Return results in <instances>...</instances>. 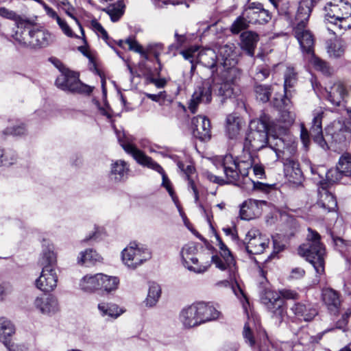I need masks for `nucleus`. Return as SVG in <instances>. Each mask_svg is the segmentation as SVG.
I'll return each instance as SVG.
<instances>
[{
	"label": "nucleus",
	"instance_id": "1",
	"mask_svg": "<svg viewBox=\"0 0 351 351\" xmlns=\"http://www.w3.org/2000/svg\"><path fill=\"white\" fill-rule=\"evenodd\" d=\"M245 159H235L230 154H227L220 158L215 165H219L226 176V180L214 175L212 172L206 171L204 172V176L210 182L223 185L226 183L237 184L241 178L247 176L249 170L253 167L255 176L261 178L265 174V170L262 165H254V160L250 154Z\"/></svg>",
	"mask_w": 351,
	"mask_h": 351
},
{
	"label": "nucleus",
	"instance_id": "2",
	"mask_svg": "<svg viewBox=\"0 0 351 351\" xmlns=\"http://www.w3.org/2000/svg\"><path fill=\"white\" fill-rule=\"evenodd\" d=\"M116 134L119 143L125 152L130 154L138 164L153 169L162 175V186L167 189L174 203L177 204L178 202V197L176 196L171 181L165 174L162 167L134 145V138L132 136L126 135L124 132L121 131H116Z\"/></svg>",
	"mask_w": 351,
	"mask_h": 351
},
{
	"label": "nucleus",
	"instance_id": "3",
	"mask_svg": "<svg viewBox=\"0 0 351 351\" xmlns=\"http://www.w3.org/2000/svg\"><path fill=\"white\" fill-rule=\"evenodd\" d=\"M325 23L331 34L340 36L351 27V4L344 0H333L324 7Z\"/></svg>",
	"mask_w": 351,
	"mask_h": 351
},
{
	"label": "nucleus",
	"instance_id": "4",
	"mask_svg": "<svg viewBox=\"0 0 351 351\" xmlns=\"http://www.w3.org/2000/svg\"><path fill=\"white\" fill-rule=\"evenodd\" d=\"M319 234L312 228H308L306 243L298 248V254L306 258L314 267L317 274L324 273L325 247L320 242Z\"/></svg>",
	"mask_w": 351,
	"mask_h": 351
},
{
	"label": "nucleus",
	"instance_id": "5",
	"mask_svg": "<svg viewBox=\"0 0 351 351\" xmlns=\"http://www.w3.org/2000/svg\"><path fill=\"white\" fill-rule=\"evenodd\" d=\"M249 127L250 130L244 141V148L258 151L265 147L269 138V117L263 114L258 119L252 120Z\"/></svg>",
	"mask_w": 351,
	"mask_h": 351
},
{
	"label": "nucleus",
	"instance_id": "6",
	"mask_svg": "<svg viewBox=\"0 0 351 351\" xmlns=\"http://www.w3.org/2000/svg\"><path fill=\"white\" fill-rule=\"evenodd\" d=\"M281 297L288 300H297L298 294L295 291L289 289L282 290L280 293L271 290H265L261 296L262 302L273 313V315L280 320L285 313L284 300Z\"/></svg>",
	"mask_w": 351,
	"mask_h": 351
},
{
	"label": "nucleus",
	"instance_id": "7",
	"mask_svg": "<svg viewBox=\"0 0 351 351\" xmlns=\"http://www.w3.org/2000/svg\"><path fill=\"white\" fill-rule=\"evenodd\" d=\"M15 39L25 47L40 49L49 46L53 43L54 37L46 30L33 29L28 31L25 29L21 33L16 32Z\"/></svg>",
	"mask_w": 351,
	"mask_h": 351
},
{
	"label": "nucleus",
	"instance_id": "8",
	"mask_svg": "<svg viewBox=\"0 0 351 351\" xmlns=\"http://www.w3.org/2000/svg\"><path fill=\"white\" fill-rule=\"evenodd\" d=\"M197 248L193 243L184 245L181 250V256L184 265L191 271L196 274H202L210 267V261L199 262V258L197 257Z\"/></svg>",
	"mask_w": 351,
	"mask_h": 351
},
{
	"label": "nucleus",
	"instance_id": "9",
	"mask_svg": "<svg viewBox=\"0 0 351 351\" xmlns=\"http://www.w3.org/2000/svg\"><path fill=\"white\" fill-rule=\"evenodd\" d=\"M151 258L149 250L142 245L131 243L122 252V260L128 267L135 269Z\"/></svg>",
	"mask_w": 351,
	"mask_h": 351
},
{
	"label": "nucleus",
	"instance_id": "10",
	"mask_svg": "<svg viewBox=\"0 0 351 351\" xmlns=\"http://www.w3.org/2000/svg\"><path fill=\"white\" fill-rule=\"evenodd\" d=\"M56 85L60 89L71 93H89L90 87L82 84L76 73L66 71L62 73L56 80Z\"/></svg>",
	"mask_w": 351,
	"mask_h": 351
},
{
	"label": "nucleus",
	"instance_id": "11",
	"mask_svg": "<svg viewBox=\"0 0 351 351\" xmlns=\"http://www.w3.org/2000/svg\"><path fill=\"white\" fill-rule=\"evenodd\" d=\"M246 250L249 254H260L268 247L269 238L256 228L250 229L245 237Z\"/></svg>",
	"mask_w": 351,
	"mask_h": 351
},
{
	"label": "nucleus",
	"instance_id": "12",
	"mask_svg": "<svg viewBox=\"0 0 351 351\" xmlns=\"http://www.w3.org/2000/svg\"><path fill=\"white\" fill-rule=\"evenodd\" d=\"M331 182H336L343 177H348L351 182V154L345 152L341 155L335 169H330L326 174Z\"/></svg>",
	"mask_w": 351,
	"mask_h": 351
},
{
	"label": "nucleus",
	"instance_id": "13",
	"mask_svg": "<svg viewBox=\"0 0 351 351\" xmlns=\"http://www.w3.org/2000/svg\"><path fill=\"white\" fill-rule=\"evenodd\" d=\"M243 15L248 19L252 24H264L268 23L271 15L267 10H265L260 3L252 2L245 8Z\"/></svg>",
	"mask_w": 351,
	"mask_h": 351
},
{
	"label": "nucleus",
	"instance_id": "14",
	"mask_svg": "<svg viewBox=\"0 0 351 351\" xmlns=\"http://www.w3.org/2000/svg\"><path fill=\"white\" fill-rule=\"evenodd\" d=\"M293 34L298 41L300 48L304 53L313 55L314 53V36L307 26H293Z\"/></svg>",
	"mask_w": 351,
	"mask_h": 351
},
{
	"label": "nucleus",
	"instance_id": "15",
	"mask_svg": "<svg viewBox=\"0 0 351 351\" xmlns=\"http://www.w3.org/2000/svg\"><path fill=\"white\" fill-rule=\"evenodd\" d=\"M58 282L57 269H42L39 277L35 280V286L40 291L49 293L56 288Z\"/></svg>",
	"mask_w": 351,
	"mask_h": 351
},
{
	"label": "nucleus",
	"instance_id": "16",
	"mask_svg": "<svg viewBox=\"0 0 351 351\" xmlns=\"http://www.w3.org/2000/svg\"><path fill=\"white\" fill-rule=\"evenodd\" d=\"M216 239L217 242V245L220 250L219 252L223 260L219 256L215 255L211 257V262L215 265L216 267L221 270H225L227 268L231 269L232 267L234 265V260L232 253L219 236L216 237Z\"/></svg>",
	"mask_w": 351,
	"mask_h": 351
},
{
	"label": "nucleus",
	"instance_id": "17",
	"mask_svg": "<svg viewBox=\"0 0 351 351\" xmlns=\"http://www.w3.org/2000/svg\"><path fill=\"white\" fill-rule=\"evenodd\" d=\"M191 130L193 136L201 141H206L210 138V123L206 117L199 115L193 117Z\"/></svg>",
	"mask_w": 351,
	"mask_h": 351
},
{
	"label": "nucleus",
	"instance_id": "18",
	"mask_svg": "<svg viewBox=\"0 0 351 351\" xmlns=\"http://www.w3.org/2000/svg\"><path fill=\"white\" fill-rule=\"evenodd\" d=\"M317 205L326 213L334 211L337 208V202L336 198L325 185H322L318 189Z\"/></svg>",
	"mask_w": 351,
	"mask_h": 351
},
{
	"label": "nucleus",
	"instance_id": "19",
	"mask_svg": "<svg viewBox=\"0 0 351 351\" xmlns=\"http://www.w3.org/2000/svg\"><path fill=\"white\" fill-rule=\"evenodd\" d=\"M326 98L334 106H340L347 95V90L343 84L339 81L334 82L326 88Z\"/></svg>",
	"mask_w": 351,
	"mask_h": 351
},
{
	"label": "nucleus",
	"instance_id": "20",
	"mask_svg": "<svg viewBox=\"0 0 351 351\" xmlns=\"http://www.w3.org/2000/svg\"><path fill=\"white\" fill-rule=\"evenodd\" d=\"M196 310L197 317L199 324L217 319L220 313L212 305L205 302H198L193 304Z\"/></svg>",
	"mask_w": 351,
	"mask_h": 351
},
{
	"label": "nucleus",
	"instance_id": "21",
	"mask_svg": "<svg viewBox=\"0 0 351 351\" xmlns=\"http://www.w3.org/2000/svg\"><path fill=\"white\" fill-rule=\"evenodd\" d=\"M211 88L208 83H204L195 91L190 100L189 108L192 113L196 112L197 105L201 102L208 103L211 101Z\"/></svg>",
	"mask_w": 351,
	"mask_h": 351
},
{
	"label": "nucleus",
	"instance_id": "22",
	"mask_svg": "<svg viewBox=\"0 0 351 351\" xmlns=\"http://www.w3.org/2000/svg\"><path fill=\"white\" fill-rule=\"evenodd\" d=\"M319 0H302L299 3L292 27L299 26V25L307 26L312 7L313 4L316 3Z\"/></svg>",
	"mask_w": 351,
	"mask_h": 351
},
{
	"label": "nucleus",
	"instance_id": "23",
	"mask_svg": "<svg viewBox=\"0 0 351 351\" xmlns=\"http://www.w3.org/2000/svg\"><path fill=\"white\" fill-rule=\"evenodd\" d=\"M34 305L43 314H54L60 310L58 300L53 295L36 298Z\"/></svg>",
	"mask_w": 351,
	"mask_h": 351
},
{
	"label": "nucleus",
	"instance_id": "24",
	"mask_svg": "<svg viewBox=\"0 0 351 351\" xmlns=\"http://www.w3.org/2000/svg\"><path fill=\"white\" fill-rule=\"evenodd\" d=\"M323 112H319L315 114L310 130V134L315 143L324 150L328 149V146L323 136L322 121Z\"/></svg>",
	"mask_w": 351,
	"mask_h": 351
},
{
	"label": "nucleus",
	"instance_id": "25",
	"mask_svg": "<svg viewBox=\"0 0 351 351\" xmlns=\"http://www.w3.org/2000/svg\"><path fill=\"white\" fill-rule=\"evenodd\" d=\"M263 202L249 199L245 201L240 208V217L243 220H250L261 214V204Z\"/></svg>",
	"mask_w": 351,
	"mask_h": 351
},
{
	"label": "nucleus",
	"instance_id": "26",
	"mask_svg": "<svg viewBox=\"0 0 351 351\" xmlns=\"http://www.w3.org/2000/svg\"><path fill=\"white\" fill-rule=\"evenodd\" d=\"M284 171L287 179L293 184L301 182L302 172L298 161L293 158H288L284 160Z\"/></svg>",
	"mask_w": 351,
	"mask_h": 351
},
{
	"label": "nucleus",
	"instance_id": "27",
	"mask_svg": "<svg viewBox=\"0 0 351 351\" xmlns=\"http://www.w3.org/2000/svg\"><path fill=\"white\" fill-rule=\"evenodd\" d=\"M322 298L329 312L337 315L341 306L339 293L332 289L327 288L322 290Z\"/></svg>",
	"mask_w": 351,
	"mask_h": 351
},
{
	"label": "nucleus",
	"instance_id": "28",
	"mask_svg": "<svg viewBox=\"0 0 351 351\" xmlns=\"http://www.w3.org/2000/svg\"><path fill=\"white\" fill-rule=\"evenodd\" d=\"M295 118V115L293 112L289 109L282 110L279 120L276 123H273L271 128L275 132H278L280 134H284L293 123Z\"/></svg>",
	"mask_w": 351,
	"mask_h": 351
},
{
	"label": "nucleus",
	"instance_id": "29",
	"mask_svg": "<svg viewBox=\"0 0 351 351\" xmlns=\"http://www.w3.org/2000/svg\"><path fill=\"white\" fill-rule=\"evenodd\" d=\"M258 40L259 37L256 33L250 31L244 32L241 34V48L248 56L252 57Z\"/></svg>",
	"mask_w": 351,
	"mask_h": 351
},
{
	"label": "nucleus",
	"instance_id": "30",
	"mask_svg": "<svg viewBox=\"0 0 351 351\" xmlns=\"http://www.w3.org/2000/svg\"><path fill=\"white\" fill-rule=\"evenodd\" d=\"M243 119L234 114H229L226 118V133L230 138H237L244 126Z\"/></svg>",
	"mask_w": 351,
	"mask_h": 351
},
{
	"label": "nucleus",
	"instance_id": "31",
	"mask_svg": "<svg viewBox=\"0 0 351 351\" xmlns=\"http://www.w3.org/2000/svg\"><path fill=\"white\" fill-rule=\"evenodd\" d=\"M99 290L103 291L106 293H111L117 291L119 288V278L114 276H108L102 273H99Z\"/></svg>",
	"mask_w": 351,
	"mask_h": 351
},
{
	"label": "nucleus",
	"instance_id": "32",
	"mask_svg": "<svg viewBox=\"0 0 351 351\" xmlns=\"http://www.w3.org/2000/svg\"><path fill=\"white\" fill-rule=\"evenodd\" d=\"M38 263L42 269H57V257L53 245H49L43 250Z\"/></svg>",
	"mask_w": 351,
	"mask_h": 351
},
{
	"label": "nucleus",
	"instance_id": "33",
	"mask_svg": "<svg viewBox=\"0 0 351 351\" xmlns=\"http://www.w3.org/2000/svg\"><path fill=\"white\" fill-rule=\"evenodd\" d=\"M217 56L214 49L206 48L200 50L197 54L196 62L204 66L213 69L216 66Z\"/></svg>",
	"mask_w": 351,
	"mask_h": 351
},
{
	"label": "nucleus",
	"instance_id": "34",
	"mask_svg": "<svg viewBox=\"0 0 351 351\" xmlns=\"http://www.w3.org/2000/svg\"><path fill=\"white\" fill-rule=\"evenodd\" d=\"M291 310L299 319L305 322L311 321L317 315V311L315 308L301 303L295 304Z\"/></svg>",
	"mask_w": 351,
	"mask_h": 351
},
{
	"label": "nucleus",
	"instance_id": "35",
	"mask_svg": "<svg viewBox=\"0 0 351 351\" xmlns=\"http://www.w3.org/2000/svg\"><path fill=\"white\" fill-rule=\"evenodd\" d=\"M102 257L95 250L87 249L81 252L77 257V263L80 265L90 266L101 263Z\"/></svg>",
	"mask_w": 351,
	"mask_h": 351
},
{
	"label": "nucleus",
	"instance_id": "36",
	"mask_svg": "<svg viewBox=\"0 0 351 351\" xmlns=\"http://www.w3.org/2000/svg\"><path fill=\"white\" fill-rule=\"evenodd\" d=\"M97 308L101 316L112 319L117 318L125 311L117 304L113 303L101 302L98 304Z\"/></svg>",
	"mask_w": 351,
	"mask_h": 351
},
{
	"label": "nucleus",
	"instance_id": "37",
	"mask_svg": "<svg viewBox=\"0 0 351 351\" xmlns=\"http://www.w3.org/2000/svg\"><path fill=\"white\" fill-rule=\"evenodd\" d=\"M193 304L184 308L180 313V320L186 328L200 325Z\"/></svg>",
	"mask_w": 351,
	"mask_h": 351
},
{
	"label": "nucleus",
	"instance_id": "38",
	"mask_svg": "<svg viewBox=\"0 0 351 351\" xmlns=\"http://www.w3.org/2000/svg\"><path fill=\"white\" fill-rule=\"evenodd\" d=\"M99 273L87 274L80 282V289L85 292L93 293L99 290Z\"/></svg>",
	"mask_w": 351,
	"mask_h": 351
},
{
	"label": "nucleus",
	"instance_id": "39",
	"mask_svg": "<svg viewBox=\"0 0 351 351\" xmlns=\"http://www.w3.org/2000/svg\"><path fill=\"white\" fill-rule=\"evenodd\" d=\"M129 171V167L124 160H117L111 165V176H114L115 180L122 181L127 178Z\"/></svg>",
	"mask_w": 351,
	"mask_h": 351
},
{
	"label": "nucleus",
	"instance_id": "40",
	"mask_svg": "<svg viewBox=\"0 0 351 351\" xmlns=\"http://www.w3.org/2000/svg\"><path fill=\"white\" fill-rule=\"evenodd\" d=\"M14 332L12 323L5 317H0V341L3 343L7 342Z\"/></svg>",
	"mask_w": 351,
	"mask_h": 351
},
{
	"label": "nucleus",
	"instance_id": "41",
	"mask_svg": "<svg viewBox=\"0 0 351 351\" xmlns=\"http://www.w3.org/2000/svg\"><path fill=\"white\" fill-rule=\"evenodd\" d=\"M273 131L276 134H272L269 136L267 144L279 156L280 153L284 154L285 152V143L282 137L278 136L280 135L278 132H275L274 130Z\"/></svg>",
	"mask_w": 351,
	"mask_h": 351
},
{
	"label": "nucleus",
	"instance_id": "42",
	"mask_svg": "<svg viewBox=\"0 0 351 351\" xmlns=\"http://www.w3.org/2000/svg\"><path fill=\"white\" fill-rule=\"evenodd\" d=\"M311 56V62L314 68L322 72L324 75H330L333 73V69L326 61L315 56L314 53Z\"/></svg>",
	"mask_w": 351,
	"mask_h": 351
},
{
	"label": "nucleus",
	"instance_id": "43",
	"mask_svg": "<svg viewBox=\"0 0 351 351\" xmlns=\"http://www.w3.org/2000/svg\"><path fill=\"white\" fill-rule=\"evenodd\" d=\"M123 5L120 1L117 3L110 4L103 10L106 12L113 22L117 21L123 14Z\"/></svg>",
	"mask_w": 351,
	"mask_h": 351
},
{
	"label": "nucleus",
	"instance_id": "44",
	"mask_svg": "<svg viewBox=\"0 0 351 351\" xmlns=\"http://www.w3.org/2000/svg\"><path fill=\"white\" fill-rule=\"evenodd\" d=\"M160 287L156 283L149 285L147 297L145 300L146 305L148 306H154L160 296Z\"/></svg>",
	"mask_w": 351,
	"mask_h": 351
},
{
	"label": "nucleus",
	"instance_id": "45",
	"mask_svg": "<svg viewBox=\"0 0 351 351\" xmlns=\"http://www.w3.org/2000/svg\"><path fill=\"white\" fill-rule=\"evenodd\" d=\"M251 23L248 21V19L242 14L239 16L232 24L230 31L233 34H239L241 31L247 28L248 25Z\"/></svg>",
	"mask_w": 351,
	"mask_h": 351
},
{
	"label": "nucleus",
	"instance_id": "46",
	"mask_svg": "<svg viewBox=\"0 0 351 351\" xmlns=\"http://www.w3.org/2000/svg\"><path fill=\"white\" fill-rule=\"evenodd\" d=\"M256 99L265 103L269 100L271 96V88L269 86L256 85L254 88Z\"/></svg>",
	"mask_w": 351,
	"mask_h": 351
},
{
	"label": "nucleus",
	"instance_id": "47",
	"mask_svg": "<svg viewBox=\"0 0 351 351\" xmlns=\"http://www.w3.org/2000/svg\"><path fill=\"white\" fill-rule=\"evenodd\" d=\"M0 16L5 19L14 21L17 25L20 24L22 25L25 22V20L21 16L5 7H0Z\"/></svg>",
	"mask_w": 351,
	"mask_h": 351
},
{
	"label": "nucleus",
	"instance_id": "48",
	"mask_svg": "<svg viewBox=\"0 0 351 351\" xmlns=\"http://www.w3.org/2000/svg\"><path fill=\"white\" fill-rule=\"evenodd\" d=\"M345 51V46L340 42H335L328 47V53L330 58H341Z\"/></svg>",
	"mask_w": 351,
	"mask_h": 351
},
{
	"label": "nucleus",
	"instance_id": "49",
	"mask_svg": "<svg viewBox=\"0 0 351 351\" xmlns=\"http://www.w3.org/2000/svg\"><path fill=\"white\" fill-rule=\"evenodd\" d=\"M296 82V73L293 68H287L285 73L284 89L287 93L288 89L292 88Z\"/></svg>",
	"mask_w": 351,
	"mask_h": 351
},
{
	"label": "nucleus",
	"instance_id": "50",
	"mask_svg": "<svg viewBox=\"0 0 351 351\" xmlns=\"http://www.w3.org/2000/svg\"><path fill=\"white\" fill-rule=\"evenodd\" d=\"M235 46L232 43L226 44L224 45L220 46L218 49V53L220 56L222 57L223 60H224V64H226V61L228 60V58H231L234 51Z\"/></svg>",
	"mask_w": 351,
	"mask_h": 351
},
{
	"label": "nucleus",
	"instance_id": "51",
	"mask_svg": "<svg viewBox=\"0 0 351 351\" xmlns=\"http://www.w3.org/2000/svg\"><path fill=\"white\" fill-rule=\"evenodd\" d=\"M239 75L237 69L234 67H230L224 70L221 74L222 80L234 84Z\"/></svg>",
	"mask_w": 351,
	"mask_h": 351
},
{
	"label": "nucleus",
	"instance_id": "52",
	"mask_svg": "<svg viewBox=\"0 0 351 351\" xmlns=\"http://www.w3.org/2000/svg\"><path fill=\"white\" fill-rule=\"evenodd\" d=\"M125 43L128 45L130 50L140 53L145 59L148 58L147 53L143 50L142 46L136 40L128 38L125 40Z\"/></svg>",
	"mask_w": 351,
	"mask_h": 351
},
{
	"label": "nucleus",
	"instance_id": "53",
	"mask_svg": "<svg viewBox=\"0 0 351 351\" xmlns=\"http://www.w3.org/2000/svg\"><path fill=\"white\" fill-rule=\"evenodd\" d=\"M233 84L231 82H226V80H222V83L220 85L219 88V93L221 96L228 98L232 96L233 94V88L232 86Z\"/></svg>",
	"mask_w": 351,
	"mask_h": 351
},
{
	"label": "nucleus",
	"instance_id": "54",
	"mask_svg": "<svg viewBox=\"0 0 351 351\" xmlns=\"http://www.w3.org/2000/svg\"><path fill=\"white\" fill-rule=\"evenodd\" d=\"M16 157L14 154L10 152L4 153L3 150L0 148V166L12 165Z\"/></svg>",
	"mask_w": 351,
	"mask_h": 351
},
{
	"label": "nucleus",
	"instance_id": "55",
	"mask_svg": "<svg viewBox=\"0 0 351 351\" xmlns=\"http://www.w3.org/2000/svg\"><path fill=\"white\" fill-rule=\"evenodd\" d=\"M243 336L245 342L248 343L250 347H254L255 346V339L252 331L251 330L247 323L244 325Z\"/></svg>",
	"mask_w": 351,
	"mask_h": 351
},
{
	"label": "nucleus",
	"instance_id": "56",
	"mask_svg": "<svg viewBox=\"0 0 351 351\" xmlns=\"http://www.w3.org/2000/svg\"><path fill=\"white\" fill-rule=\"evenodd\" d=\"M57 23L58 24L60 28L62 31V32L68 37L70 38H75L77 37L72 31L70 26L68 25L66 21L62 19H58Z\"/></svg>",
	"mask_w": 351,
	"mask_h": 351
},
{
	"label": "nucleus",
	"instance_id": "57",
	"mask_svg": "<svg viewBox=\"0 0 351 351\" xmlns=\"http://www.w3.org/2000/svg\"><path fill=\"white\" fill-rule=\"evenodd\" d=\"M197 51V48L196 47H190L186 50H183L180 52V54L183 56V58L189 60L191 63L196 62L197 55L195 53Z\"/></svg>",
	"mask_w": 351,
	"mask_h": 351
},
{
	"label": "nucleus",
	"instance_id": "58",
	"mask_svg": "<svg viewBox=\"0 0 351 351\" xmlns=\"http://www.w3.org/2000/svg\"><path fill=\"white\" fill-rule=\"evenodd\" d=\"M193 169V167H192L191 166H188L186 170V173L188 178L189 187L191 188V190L193 191L195 197V201L197 203L199 201V192L193 180H192L189 176V173H192Z\"/></svg>",
	"mask_w": 351,
	"mask_h": 351
},
{
	"label": "nucleus",
	"instance_id": "59",
	"mask_svg": "<svg viewBox=\"0 0 351 351\" xmlns=\"http://www.w3.org/2000/svg\"><path fill=\"white\" fill-rule=\"evenodd\" d=\"M91 25H92L93 29L95 31H96L98 34H99L100 36L105 41H107V40L109 39L107 32L105 30V29L102 27V25L99 22H97L96 20H93L91 21Z\"/></svg>",
	"mask_w": 351,
	"mask_h": 351
},
{
	"label": "nucleus",
	"instance_id": "60",
	"mask_svg": "<svg viewBox=\"0 0 351 351\" xmlns=\"http://www.w3.org/2000/svg\"><path fill=\"white\" fill-rule=\"evenodd\" d=\"M8 351H27V348L23 344L12 343L10 340L3 343Z\"/></svg>",
	"mask_w": 351,
	"mask_h": 351
},
{
	"label": "nucleus",
	"instance_id": "61",
	"mask_svg": "<svg viewBox=\"0 0 351 351\" xmlns=\"http://www.w3.org/2000/svg\"><path fill=\"white\" fill-rule=\"evenodd\" d=\"M269 75V70L267 68L259 67L256 70L255 79L258 81H262L266 79Z\"/></svg>",
	"mask_w": 351,
	"mask_h": 351
},
{
	"label": "nucleus",
	"instance_id": "62",
	"mask_svg": "<svg viewBox=\"0 0 351 351\" xmlns=\"http://www.w3.org/2000/svg\"><path fill=\"white\" fill-rule=\"evenodd\" d=\"M25 129L23 126H16L10 128H7L5 133L13 136H21L25 134Z\"/></svg>",
	"mask_w": 351,
	"mask_h": 351
},
{
	"label": "nucleus",
	"instance_id": "63",
	"mask_svg": "<svg viewBox=\"0 0 351 351\" xmlns=\"http://www.w3.org/2000/svg\"><path fill=\"white\" fill-rule=\"evenodd\" d=\"M333 241L337 250L341 253H343L348 245V242L340 237L333 238Z\"/></svg>",
	"mask_w": 351,
	"mask_h": 351
},
{
	"label": "nucleus",
	"instance_id": "64",
	"mask_svg": "<svg viewBox=\"0 0 351 351\" xmlns=\"http://www.w3.org/2000/svg\"><path fill=\"white\" fill-rule=\"evenodd\" d=\"M305 274V271L303 269L300 267H296L295 269H293L291 271V278H302Z\"/></svg>",
	"mask_w": 351,
	"mask_h": 351
}]
</instances>
